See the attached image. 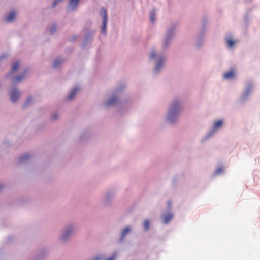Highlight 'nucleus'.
<instances>
[{
    "instance_id": "30",
    "label": "nucleus",
    "mask_w": 260,
    "mask_h": 260,
    "mask_svg": "<svg viewBox=\"0 0 260 260\" xmlns=\"http://www.w3.org/2000/svg\"><path fill=\"white\" fill-rule=\"evenodd\" d=\"M100 257H96V258L93 259L92 260H100Z\"/></svg>"
},
{
    "instance_id": "12",
    "label": "nucleus",
    "mask_w": 260,
    "mask_h": 260,
    "mask_svg": "<svg viewBox=\"0 0 260 260\" xmlns=\"http://www.w3.org/2000/svg\"><path fill=\"white\" fill-rule=\"evenodd\" d=\"M107 23V20H103V26L101 29V31L103 34H105L106 32Z\"/></svg>"
},
{
    "instance_id": "31",
    "label": "nucleus",
    "mask_w": 260,
    "mask_h": 260,
    "mask_svg": "<svg viewBox=\"0 0 260 260\" xmlns=\"http://www.w3.org/2000/svg\"><path fill=\"white\" fill-rule=\"evenodd\" d=\"M3 188V186L2 185H0V190Z\"/></svg>"
},
{
    "instance_id": "17",
    "label": "nucleus",
    "mask_w": 260,
    "mask_h": 260,
    "mask_svg": "<svg viewBox=\"0 0 260 260\" xmlns=\"http://www.w3.org/2000/svg\"><path fill=\"white\" fill-rule=\"evenodd\" d=\"M226 42H227V44H228L229 47H233V46L235 44V42L233 40L230 39H227Z\"/></svg>"
},
{
    "instance_id": "6",
    "label": "nucleus",
    "mask_w": 260,
    "mask_h": 260,
    "mask_svg": "<svg viewBox=\"0 0 260 260\" xmlns=\"http://www.w3.org/2000/svg\"><path fill=\"white\" fill-rule=\"evenodd\" d=\"M100 15L103 17V20H107V14L106 9L102 8L101 9Z\"/></svg>"
},
{
    "instance_id": "5",
    "label": "nucleus",
    "mask_w": 260,
    "mask_h": 260,
    "mask_svg": "<svg viewBox=\"0 0 260 260\" xmlns=\"http://www.w3.org/2000/svg\"><path fill=\"white\" fill-rule=\"evenodd\" d=\"M15 14H16L15 12H14V11L11 12L10 13V14L8 15L6 17V19L7 21L11 22V21H13L14 20V19L15 18Z\"/></svg>"
},
{
    "instance_id": "28",
    "label": "nucleus",
    "mask_w": 260,
    "mask_h": 260,
    "mask_svg": "<svg viewBox=\"0 0 260 260\" xmlns=\"http://www.w3.org/2000/svg\"><path fill=\"white\" fill-rule=\"evenodd\" d=\"M58 117V115L57 114H55L53 116H52V119L53 120H55L56 119H57V118Z\"/></svg>"
},
{
    "instance_id": "3",
    "label": "nucleus",
    "mask_w": 260,
    "mask_h": 260,
    "mask_svg": "<svg viewBox=\"0 0 260 260\" xmlns=\"http://www.w3.org/2000/svg\"><path fill=\"white\" fill-rule=\"evenodd\" d=\"M234 75H235L234 71L232 70L226 73H225L223 74V77L225 79H232L234 77Z\"/></svg>"
},
{
    "instance_id": "7",
    "label": "nucleus",
    "mask_w": 260,
    "mask_h": 260,
    "mask_svg": "<svg viewBox=\"0 0 260 260\" xmlns=\"http://www.w3.org/2000/svg\"><path fill=\"white\" fill-rule=\"evenodd\" d=\"M79 0H70L69 3V7L72 9H74L78 5Z\"/></svg>"
},
{
    "instance_id": "19",
    "label": "nucleus",
    "mask_w": 260,
    "mask_h": 260,
    "mask_svg": "<svg viewBox=\"0 0 260 260\" xmlns=\"http://www.w3.org/2000/svg\"><path fill=\"white\" fill-rule=\"evenodd\" d=\"M150 21L152 23H154L155 21V12L154 11H153L151 13Z\"/></svg>"
},
{
    "instance_id": "21",
    "label": "nucleus",
    "mask_w": 260,
    "mask_h": 260,
    "mask_svg": "<svg viewBox=\"0 0 260 260\" xmlns=\"http://www.w3.org/2000/svg\"><path fill=\"white\" fill-rule=\"evenodd\" d=\"M32 100L31 98H28L24 105V107H26L31 102Z\"/></svg>"
},
{
    "instance_id": "18",
    "label": "nucleus",
    "mask_w": 260,
    "mask_h": 260,
    "mask_svg": "<svg viewBox=\"0 0 260 260\" xmlns=\"http://www.w3.org/2000/svg\"><path fill=\"white\" fill-rule=\"evenodd\" d=\"M150 226V222L148 220H145L144 222V228L146 230L149 229Z\"/></svg>"
},
{
    "instance_id": "14",
    "label": "nucleus",
    "mask_w": 260,
    "mask_h": 260,
    "mask_svg": "<svg viewBox=\"0 0 260 260\" xmlns=\"http://www.w3.org/2000/svg\"><path fill=\"white\" fill-rule=\"evenodd\" d=\"M222 123V121L221 120H218L216 121L214 125V128L215 129H217L218 128L221 126Z\"/></svg>"
},
{
    "instance_id": "9",
    "label": "nucleus",
    "mask_w": 260,
    "mask_h": 260,
    "mask_svg": "<svg viewBox=\"0 0 260 260\" xmlns=\"http://www.w3.org/2000/svg\"><path fill=\"white\" fill-rule=\"evenodd\" d=\"M117 98L116 97H113L110 99L106 103L107 106H109L115 104L117 101Z\"/></svg>"
},
{
    "instance_id": "27",
    "label": "nucleus",
    "mask_w": 260,
    "mask_h": 260,
    "mask_svg": "<svg viewBox=\"0 0 260 260\" xmlns=\"http://www.w3.org/2000/svg\"><path fill=\"white\" fill-rule=\"evenodd\" d=\"M60 0H56L54 2L53 4V7H55V5H56V4L57 3H58L59 2H60Z\"/></svg>"
},
{
    "instance_id": "13",
    "label": "nucleus",
    "mask_w": 260,
    "mask_h": 260,
    "mask_svg": "<svg viewBox=\"0 0 260 260\" xmlns=\"http://www.w3.org/2000/svg\"><path fill=\"white\" fill-rule=\"evenodd\" d=\"M19 67V63L18 62H15L12 67L11 73L16 71Z\"/></svg>"
},
{
    "instance_id": "2",
    "label": "nucleus",
    "mask_w": 260,
    "mask_h": 260,
    "mask_svg": "<svg viewBox=\"0 0 260 260\" xmlns=\"http://www.w3.org/2000/svg\"><path fill=\"white\" fill-rule=\"evenodd\" d=\"M20 96V93L18 90L15 89L13 90L10 94L11 100L13 102H15Z\"/></svg>"
},
{
    "instance_id": "15",
    "label": "nucleus",
    "mask_w": 260,
    "mask_h": 260,
    "mask_svg": "<svg viewBox=\"0 0 260 260\" xmlns=\"http://www.w3.org/2000/svg\"><path fill=\"white\" fill-rule=\"evenodd\" d=\"M30 157V156L29 154H26L21 156L19 160H20V161H23L24 160L28 159Z\"/></svg>"
},
{
    "instance_id": "10",
    "label": "nucleus",
    "mask_w": 260,
    "mask_h": 260,
    "mask_svg": "<svg viewBox=\"0 0 260 260\" xmlns=\"http://www.w3.org/2000/svg\"><path fill=\"white\" fill-rule=\"evenodd\" d=\"M24 76H25V75H23H23H19V76H17L15 78V79L14 80V82L15 83L16 82H21L22 80V79L24 78Z\"/></svg>"
},
{
    "instance_id": "22",
    "label": "nucleus",
    "mask_w": 260,
    "mask_h": 260,
    "mask_svg": "<svg viewBox=\"0 0 260 260\" xmlns=\"http://www.w3.org/2000/svg\"><path fill=\"white\" fill-rule=\"evenodd\" d=\"M161 66H162V62H161V61H159L157 63V65H156V68H155L156 70V71H158V70L160 68V67H161Z\"/></svg>"
},
{
    "instance_id": "11",
    "label": "nucleus",
    "mask_w": 260,
    "mask_h": 260,
    "mask_svg": "<svg viewBox=\"0 0 260 260\" xmlns=\"http://www.w3.org/2000/svg\"><path fill=\"white\" fill-rule=\"evenodd\" d=\"M71 230L67 229L65 231L64 233L63 234V235L62 236V239L64 240H66L68 238V236L71 233Z\"/></svg>"
},
{
    "instance_id": "25",
    "label": "nucleus",
    "mask_w": 260,
    "mask_h": 260,
    "mask_svg": "<svg viewBox=\"0 0 260 260\" xmlns=\"http://www.w3.org/2000/svg\"><path fill=\"white\" fill-rule=\"evenodd\" d=\"M156 57V54L154 52H152L150 54V58L151 59L154 58Z\"/></svg>"
},
{
    "instance_id": "8",
    "label": "nucleus",
    "mask_w": 260,
    "mask_h": 260,
    "mask_svg": "<svg viewBox=\"0 0 260 260\" xmlns=\"http://www.w3.org/2000/svg\"><path fill=\"white\" fill-rule=\"evenodd\" d=\"M173 218V215L169 213L165 215L164 217V222L165 223H168Z\"/></svg>"
},
{
    "instance_id": "26",
    "label": "nucleus",
    "mask_w": 260,
    "mask_h": 260,
    "mask_svg": "<svg viewBox=\"0 0 260 260\" xmlns=\"http://www.w3.org/2000/svg\"><path fill=\"white\" fill-rule=\"evenodd\" d=\"M116 257V254L113 255V256L109 258H108L107 260H115V258Z\"/></svg>"
},
{
    "instance_id": "4",
    "label": "nucleus",
    "mask_w": 260,
    "mask_h": 260,
    "mask_svg": "<svg viewBox=\"0 0 260 260\" xmlns=\"http://www.w3.org/2000/svg\"><path fill=\"white\" fill-rule=\"evenodd\" d=\"M78 91H79V88L77 87H76V88L73 89V90H72V91H71V93H70V94L68 95V99L69 100L72 99L74 97V96L76 94V93L78 92Z\"/></svg>"
},
{
    "instance_id": "24",
    "label": "nucleus",
    "mask_w": 260,
    "mask_h": 260,
    "mask_svg": "<svg viewBox=\"0 0 260 260\" xmlns=\"http://www.w3.org/2000/svg\"><path fill=\"white\" fill-rule=\"evenodd\" d=\"M169 40V36H168L167 37L166 40H165V42H164L165 46H167L168 45Z\"/></svg>"
},
{
    "instance_id": "20",
    "label": "nucleus",
    "mask_w": 260,
    "mask_h": 260,
    "mask_svg": "<svg viewBox=\"0 0 260 260\" xmlns=\"http://www.w3.org/2000/svg\"><path fill=\"white\" fill-rule=\"evenodd\" d=\"M131 231V228L129 227H126L125 228L122 232V236H124L125 234H126L127 233H128Z\"/></svg>"
},
{
    "instance_id": "16",
    "label": "nucleus",
    "mask_w": 260,
    "mask_h": 260,
    "mask_svg": "<svg viewBox=\"0 0 260 260\" xmlns=\"http://www.w3.org/2000/svg\"><path fill=\"white\" fill-rule=\"evenodd\" d=\"M61 62L62 61L60 59L57 58L54 61L53 66L54 67H57L59 64H61Z\"/></svg>"
},
{
    "instance_id": "29",
    "label": "nucleus",
    "mask_w": 260,
    "mask_h": 260,
    "mask_svg": "<svg viewBox=\"0 0 260 260\" xmlns=\"http://www.w3.org/2000/svg\"><path fill=\"white\" fill-rule=\"evenodd\" d=\"M222 171V169L220 168V169H219L217 170V173H219L221 172Z\"/></svg>"
},
{
    "instance_id": "23",
    "label": "nucleus",
    "mask_w": 260,
    "mask_h": 260,
    "mask_svg": "<svg viewBox=\"0 0 260 260\" xmlns=\"http://www.w3.org/2000/svg\"><path fill=\"white\" fill-rule=\"evenodd\" d=\"M55 31H56V26H53L50 30V33L53 34Z\"/></svg>"
},
{
    "instance_id": "1",
    "label": "nucleus",
    "mask_w": 260,
    "mask_h": 260,
    "mask_svg": "<svg viewBox=\"0 0 260 260\" xmlns=\"http://www.w3.org/2000/svg\"><path fill=\"white\" fill-rule=\"evenodd\" d=\"M178 103L175 101L170 107V110L168 115V120L170 122L173 121V118L176 116L178 111Z\"/></svg>"
}]
</instances>
